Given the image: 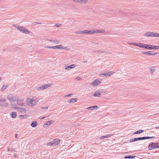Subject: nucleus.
I'll return each mask as SVG.
<instances>
[{"instance_id": "obj_9", "label": "nucleus", "mask_w": 159, "mask_h": 159, "mask_svg": "<svg viewBox=\"0 0 159 159\" xmlns=\"http://www.w3.org/2000/svg\"><path fill=\"white\" fill-rule=\"evenodd\" d=\"M159 148V144L152 143H150L148 146V148L150 150H152L154 148Z\"/></svg>"}, {"instance_id": "obj_29", "label": "nucleus", "mask_w": 159, "mask_h": 159, "mask_svg": "<svg viewBox=\"0 0 159 159\" xmlns=\"http://www.w3.org/2000/svg\"><path fill=\"white\" fill-rule=\"evenodd\" d=\"M136 157L135 156H125L124 158L125 159L128 158H133Z\"/></svg>"}, {"instance_id": "obj_5", "label": "nucleus", "mask_w": 159, "mask_h": 159, "mask_svg": "<svg viewBox=\"0 0 159 159\" xmlns=\"http://www.w3.org/2000/svg\"><path fill=\"white\" fill-rule=\"evenodd\" d=\"M9 105V103L6 102V99L4 98H0V106L3 107H7Z\"/></svg>"}, {"instance_id": "obj_18", "label": "nucleus", "mask_w": 159, "mask_h": 159, "mask_svg": "<svg viewBox=\"0 0 159 159\" xmlns=\"http://www.w3.org/2000/svg\"><path fill=\"white\" fill-rule=\"evenodd\" d=\"M52 85V84H45L43 85V89L44 90L46 89L50 86H51Z\"/></svg>"}, {"instance_id": "obj_23", "label": "nucleus", "mask_w": 159, "mask_h": 159, "mask_svg": "<svg viewBox=\"0 0 159 159\" xmlns=\"http://www.w3.org/2000/svg\"><path fill=\"white\" fill-rule=\"evenodd\" d=\"M38 125V123L37 121H32L31 123V126L33 127H36Z\"/></svg>"}, {"instance_id": "obj_57", "label": "nucleus", "mask_w": 159, "mask_h": 159, "mask_svg": "<svg viewBox=\"0 0 159 159\" xmlns=\"http://www.w3.org/2000/svg\"><path fill=\"white\" fill-rule=\"evenodd\" d=\"M14 157H16V155H15V154H14Z\"/></svg>"}, {"instance_id": "obj_8", "label": "nucleus", "mask_w": 159, "mask_h": 159, "mask_svg": "<svg viewBox=\"0 0 159 159\" xmlns=\"http://www.w3.org/2000/svg\"><path fill=\"white\" fill-rule=\"evenodd\" d=\"M17 29L20 31L25 34H29L30 33L29 30L23 26H20L17 27Z\"/></svg>"}, {"instance_id": "obj_28", "label": "nucleus", "mask_w": 159, "mask_h": 159, "mask_svg": "<svg viewBox=\"0 0 159 159\" xmlns=\"http://www.w3.org/2000/svg\"><path fill=\"white\" fill-rule=\"evenodd\" d=\"M157 53L156 52H153L152 53V52H147V54L148 55H149V56H152V55H155L157 54Z\"/></svg>"}, {"instance_id": "obj_4", "label": "nucleus", "mask_w": 159, "mask_h": 159, "mask_svg": "<svg viewBox=\"0 0 159 159\" xmlns=\"http://www.w3.org/2000/svg\"><path fill=\"white\" fill-rule=\"evenodd\" d=\"M7 99L11 102H15L16 100V97L11 93H10L7 95Z\"/></svg>"}, {"instance_id": "obj_12", "label": "nucleus", "mask_w": 159, "mask_h": 159, "mask_svg": "<svg viewBox=\"0 0 159 159\" xmlns=\"http://www.w3.org/2000/svg\"><path fill=\"white\" fill-rule=\"evenodd\" d=\"M102 92L99 89L94 92L93 96L95 97H101Z\"/></svg>"}, {"instance_id": "obj_43", "label": "nucleus", "mask_w": 159, "mask_h": 159, "mask_svg": "<svg viewBox=\"0 0 159 159\" xmlns=\"http://www.w3.org/2000/svg\"><path fill=\"white\" fill-rule=\"evenodd\" d=\"M133 45H134V46H137L139 47V44H137V43H134Z\"/></svg>"}, {"instance_id": "obj_14", "label": "nucleus", "mask_w": 159, "mask_h": 159, "mask_svg": "<svg viewBox=\"0 0 159 159\" xmlns=\"http://www.w3.org/2000/svg\"><path fill=\"white\" fill-rule=\"evenodd\" d=\"M105 32V30H92V32L93 34H96V33H104Z\"/></svg>"}, {"instance_id": "obj_19", "label": "nucleus", "mask_w": 159, "mask_h": 159, "mask_svg": "<svg viewBox=\"0 0 159 159\" xmlns=\"http://www.w3.org/2000/svg\"><path fill=\"white\" fill-rule=\"evenodd\" d=\"M75 67V65L72 64L70 66H66L65 68V69L66 70H69L70 69L74 68Z\"/></svg>"}, {"instance_id": "obj_17", "label": "nucleus", "mask_w": 159, "mask_h": 159, "mask_svg": "<svg viewBox=\"0 0 159 159\" xmlns=\"http://www.w3.org/2000/svg\"><path fill=\"white\" fill-rule=\"evenodd\" d=\"M16 108L17 109L18 111H20L21 112L24 113L26 112V110L25 108L20 107Z\"/></svg>"}, {"instance_id": "obj_46", "label": "nucleus", "mask_w": 159, "mask_h": 159, "mask_svg": "<svg viewBox=\"0 0 159 159\" xmlns=\"http://www.w3.org/2000/svg\"><path fill=\"white\" fill-rule=\"evenodd\" d=\"M134 142V139H131L130 140V143H132V142Z\"/></svg>"}, {"instance_id": "obj_37", "label": "nucleus", "mask_w": 159, "mask_h": 159, "mask_svg": "<svg viewBox=\"0 0 159 159\" xmlns=\"http://www.w3.org/2000/svg\"><path fill=\"white\" fill-rule=\"evenodd\" d=\"M114 135V134H109V135H105L106 138L110 137H111V136H113Z\"/></svg>"}, {"instance_id": "obj_1", "label": "nucleus", "mask_w": 159, "mask_h": 159, "mask_svg": "<svg viewBox=\"0 0 159 159\" xmlns=\"http://www.w3.org/2000/svg\"><path fill=\"white\" fill-rule=\"evenodd\" d=\"M39 100V98H38L34 97L32 98H30L27 100V104L29 106H36Z\"/></svg>"}, {"instance_id": "obj_54", "label": "nucleus", "mask_w": 159, "mask_h": 159, "mask_svg": "<svg viewBox=\"0 0 159 159\" xmlns=\"http://www.w3.org/2000/svg\"><path fill=\"white\" fill-rule=\"evenodd\" d=\"M99 52V51H93V52Z\"/></svg>"}, {"instance_id": "obj_55", "label": "nucleus", "mask_w": 159, "mask_h": 159, "mask_svg": "<svg viewBox=\"0 0 159 159\" xmlns=\"http://www.w3.org/2000/svg\"><path fill=\"white\" fill-rule=\"evenodd\" d=\"M87 62V61H83V62L84 63H86V62Z\"/></svg>"}, {"instance_id": "obj_53", "label": "nucleus", "mask_w": 159, "mask_h": 159, "mask_svg": "<svg viewBox=\"0 0 159 159\" xmlns=\"http://www.w3.org/2000/svg\"><path fill=\"white\" fill-rule=\"evenodd\" d=\"M18 134H15V137L16 138H17V137Z\"/></svg>"}, {"instance_id": "obj_22", "label": "nucleus", "mask_w": 159, "mask_h": 159, "mask_svg": "<svg viewBox=\"0 0 159 159\" xmlns=\"http://www.w3.org/2000/svg\"><path fill=\"white\" fill-rule=\"evenodd\" d=\"M29 116L27 115H20L19 116V118L21 119H26Z\"/></svg>"}, {"instance_id": "obj_15", "label": "nucleus", "mask_w": 159, "mask_h": 159, "mask_svg": "<svg viewBox=\"0 0 159 159\" xmlns=\"http://www.w3.org/2000/svg\"><path fill=\"white\" fill-rule=\"evenodd\" d=\"M18 147V144L17 143L14 144L13 146H12V148L11 149H8V150L9 151H11L12 152L16 151V148L17 147Z\"/></svg>"}, {"instance_id": "obj_33", "label": "nucleus", "mask_w": 159, "mask_h": 159, "mask_svg": "<svg viewBox=\"0 0 159 159\" xmlns=\"http://www.w3.org/2000/svg\"><path fill=\"white\" fill-rule=\"evenodd\" d=\"M153 37L159 38V34L157 33L153 32Z\"/></svg>"}, {"instance_id": "obj_38", "label": "nucleus", "mask_w": 159, "mask_h": 159, "mask_svg": "<svg viewBox=\"0 0 159 159\" xmlns=\"http://www.w3.org/2000/svg\"><path fill=\"white\" fill-rule=\"evenodd\" d=\"M155 71V69H154L151 68L150 69V72L151 74H153Z\"/></svg>"}, {"instance_id": "obj_47", "label": "nucleus", "mask_w": 159, "mask_h": 159, "mask_svg": "<svg viewBox=\"0 0 159 159\" xmlns=\"http://www.w3.org/2000/svg\"><path fill=\"white\" fill-rule=\"evenodd\" d=\"M134 141H138V138H134Z\"/></svg>"}, {"instance_id": "obj_35", "label": "nucleus", "mask_w": 159, "mask_h": 159, "mask_svg": "<svg viewBox=\"0 0 159 159\" xmlns=\"http://www.w3.org/2000/svg\"><path fill=\"white\" fill-rule=\"evenodd\" d=\"M37 90L39 91H41V90H44L43 88V85L39 87L37 89Z\"/></svg>"}, {"instance_id": "obj_10", "label": "nucleus", "mask_w": 159, "mask_h": 159, "mask_svg": "<svg viewBox=\"0 0 159 159\" xmlns=\"http://www.w3.org/2000/svg\"><path fill=\"white\" fill-rule=\"evenodd\" d=\"M115 72H114L110 71L108 72H107L105 73H103L102 74H101L100 75L101 76L102 75H104L106 77H109L111 75H113L114 74H115Z\"/></svg>"}, {"instance_id": "obj_34", "label": "nucleus", "mask_w": 159, "mask_h": 159, "mask_svg": "<svg viewBox=\"0 0 159 159\" xmlns=\"http://www.w3.org/2000/svg\"><path fill=\"white\" fill-rule=\"evenodd\" d=\"M75 80L76 81H81L82 80V78L80 77H77L75 78Z\"/></svg>"}, {"instance_id": "obj_39", "label": "nucleus", "mask_w": 159, "mask_h": 159, "mask_svg": "<svg viewBox=\"0 0 159 159\" xmlns=\"http://www.w3.org/2000/svg\"><path fill=\"white\" fill-rule=\"evenodd\" d=\"M72 95V93H70L69 94H67L66 95L64 96V97H67L71 96Z\"/></svg>"}, {"instance_id": "obj_51", "label": "nucleus", "mask_w": 159, "mask_h": 159, "mask_svg": "<svg viewBox=\"0 0 159 159\" xmlns=\"http://www.w3.org/2000/svg\"><path fill=\"white\" fill-rule=\"evenodd\" d=\"M138 141L142 140L141 137L138 138Z\"/></svg>"}, {"instance_id": "obj_24", "label": "nucleus", "mask_w": 159, "mask_h": 159, "mask_svg": "<svg viewBox=\"0 0 159 159\" xmlns=\"http://www.w3.org/2000/svg\"><path fill=\"white\" fill-rule=\"evenodd\" d=\"M11 117L13 118H15L17 116V114L16 112H11L10 114Z\"/></svg>"}, {"instance_id": "obj_13", "label": "nucleus", "mask_w": 159, "mask_h": 159, "mask_svg": "<svg viewBox=\"0 0 159 159\" xmlns=\"http://www.w3.org/2000/svg\"><path fill=\"white\" fill-rule=\"evenodd\" d=\"M147 49L152 50L159 49V46L148 44Z\"/></svg>"}, {"instance_id": "obj_58", "label": "nucleus", "mask_w": 159, "mask_h": 159, "mask_svg": "<svg viewBox=\"0 0 159 159\" xmlns=\"http://www.w3.org/2000/svg\"><path fill=\"white\" fill-rule=\"evenodd\" d=\"M156 128L158 129L159 128V126H157L156 127Z\"/></svg>"}, {"instance_id": "obj_59", "label": "nucleus", "mask_w": 159, "mask_h": 159, "mask_svg": "<svg viewBox=\"0 0 159 159\" xmlns=\"http://www.w3.org/2000/svg\"><path fill=\"white\" fill-rule=\"evenodd\" d=\"M1 79H2L1 77H0V81H1Z\"/></svg>"}, {"instance_id": "obj_27", "label": "nucleus", "mask_w": 159, "mask_h": 159, "mask_svg": "<svg viewBox=\"0 0 159 159\" xmlns=\"http://www.w3.org/2000/svg\"><path fill=\"white\" fill-rule=\"evenodd\" d=\"M89 2L88 0H80V3L81 4H87Z\"/></svg>"}, {"instance_id": "obj_36", "label": "nucleus", "mask_w": 159, "mask_h": 159, "mask_svg": "<svg viewBox=\"0 0 159 159\" xmlns=\"http://www.w3.org/2000/svg\"><path fill=\"white\" fill-rule=\"evenodd\" d=\"M71 100H72V101H71V102L72 103H74V102H75L77 100V99L76 98H72L71 99Z\"/></svg>"}, {"instance_id": "obj_41", "label": "nucleus", "mask_w": 159, "mask_h": 159, "mask_svg": "<svg viewBox=\"0 0 159 159\" xmlns=\"http://www.w3.org/2000/svg\"><path fill=\"white\" fill-rule=\"evenodd\" d=\"M62 25V24H56V26L57 27H59L60 26H61Z\"/></svg>"}, {"instance_id": "obj_45", "label": "nucleus", "mask_w": 159, "mask_h": 159, "mask_svg": "<svg viewBox=\"0 0 159 159\" xmlns=\"http://www.w3.org/2000/svg\"><path fill=\"white\" fill-rule=\"evenodd\" d=\"M13 26L15 27L16 28H17V27H20V26L17 25H13Z\"/></svg>"}, {"instance_id": "obj_3", "label": "nucleus", "mask_w": 159, "mask_h": 159, "mask_svg": "<svg viewBox=\"0 0 159 159\" xmlns=\"http://www.w3.org/2000/svg\"><path fill=\"white\" fill-rule=\"evenodd\" d=\"M61 140L60 139H55L52 141L51 142L48 143L47 145L48 146H56L58 145L60 142Z\"/></svg>"}, {"instance_id": "obj_52", "label": "nucleus", "mask_w": 159, "mask_h": 159, "mask_svg": "<svg viewBox=\"0 0 159 159\" xmlns=\"http://www.w3.org/2000/svg\"><path fill=\"white\" fill-rule=\"evenodd\" d=\"M48 117V116H46V117H42V118H40V119H43L47 117Z\"/></svg>"}, {"instance_id": "obj_21", "label": "nucleus", "mask_w": 159, "mask_h": 159, "mask_svg": "<svg viewBox=\"0 0 159 159\" xmlns=\"http://www.w3.org/2000/svg\"><path fill=\"white\" fill-rule=\"evenodd\" d=\"M98 108L97 106H94L92 107H90L87 108V109L89 110H93L95 109H97Z\"/></svg>"}, {"instance_id": "obj_16", "label": "nucleus", "mask_w": 159, "mask_h": 159, "mask_svg": "<svg viewBox=\"0 0 159 159\" xmlns=\"http://www.w3.org/2000/svg\"><path fill=\"white\" fill-rule=\"evenodd\" d=\"M144 35L147 37H153V32H148L145 33Z\"/></svg>"}, {"instance_id": "obj_60", "label": "nucleus", "mask_w": 159, "mask_h": 159, "mask_svg": "<svg viewBox=\"0 0 159 159\" xmlns=\"http://www.w3.org/2000/svg\"><path fill=\"white\" fill-rule=\"evenodd\" d=\"M97 44H98L99 43H96Z\"/></svg>"}, {"instance_id": "obj_56", "label": "nucleus", "mask_w": 159, "mask_h": 159, "mask_svg": "<svg viewBox=\"0 0 159 159\" xmlns=\"http://www.w3.org/2000/svg\"><path fill=\"white\" fill-rule=\"evenodd\" d=\"M36 24H41V23H39V22H36Z\"/></svg>"}, {"instance_id": "obj_26", "label": "nucleus", "mask_w": 159, "mask_h": 159, "mask_svg": "<svg viewBox=\"0 0 159 159\" xmlns=\"http://www.w3.org/2000/svg\"><path fill=\"white\" fill-rule=\"evenodd\" d=\"M54 122V121L53 120H51V121H48L46 122L45 123V124L48 125L49 126L51 124L53 123Z\"/></svg>"}, {"instance_id": "obj_25", "label": "nucleus", "mask_w": 159, "mask_h": 159, "mask_svg": "<svg viewBox=\"0 0 159 159\" xmlns=\"http://www.w3.org/2000/svg\"><path fill=\"white\" fill-rule=\"evenodd\" d=\"M142 140L155 138L154 137H141Z\"/></svg>"}, {"instance_id": "obj_32", "label": "nucleus", "mask_w": 159, "mask_h": 159, "mask_svg": "<svg viewBox=\"0 0 159 159\" xmlns=\"http://www.w3.org/2000/svg\"><path fill=\"white\" fill-rule=\"evenodd\" d=\"M7 87V85H3L2 86V88L1 89V90L2 91H4L5 90Z\"/></svg>"}, {"instance_id": "obj_49", "label": "nucleus", "mask_w": 159, "mask_h": 159, "mask_svg": "<svg viewBox=\"0 0 159 159\" xmlns=\"http://www.w3.org/2000/svg\"><path fill=\"white\" fill-rule=\"evenodd\" d=\"M71 101H72V100L71 99H70V100H69L68 101V102H69V103H71Z\"/></svg>"}, {"instance_id": "obj_11", "label": "nucleus", "mask_w": 159, "mask_h": 159, "mask_svg": "<svg viewBox=\"0 0 159 159\" xmlns=\"http://www.w3.org/2000/svg\"><path fill=\"white\" fill-rule=\"evenodd\" d=\"M16 101H17V103L20 106H23L25 105L26 104L25 103H23L24 100L23 99H16Z\"/></svg>"}, {"instance_id": "obj_40", "label": "nucleus", "mask_w": 159, "mask_h": 159, "mask_svg": "<svg viewBox=\"0 0 159 159\" xmlns=\"http://www.w3.org/2000/svg\"><path fill=\"white\" fill-rule=\"evenodd\" d=\"M75 2L80 3V0H72Z\"/></svg>"}, {"instance_id": "obj_2", "label": "nucleus", "mask_w": 159, "mask_h": 159, "mask_svg": "<svg viewBox=\"0 0 159 159\" xmlns=\"http://www.w3.org/2000/svg\"><path fill=\"white\" fill-rule=\"evenodd\" d=\"M45 48H49V49H63L65 50H68L69 49L67 47H63L62 46V45L59 44L55 46H47L45 47Z\"/></svg>"}, {"instance_id": "obj_31", "label": "nucleus", "mask_w": 159, "mask_h": 159, "mask_svg": "<svg viewBox=\"0 0 159 159\" xmlns=\"http://www.w3.org/2000/svg\"><path fill=\"white\" fill-rule=\"evenodd\" d=\"M49 41L54 43L56 44H58L60 43V41L58 40H50Z\"/></svg>"}, {"instance_id": "obj_6", "label": "nucleus", "mask_w": 159, "mask_h": 159, "mask_svg": "<svg viewBox=\"0 0 159 159\" xmlns=\"http://www.w3.org/2000/svg\"><path fill=\"white\" fill-rule=\"evenodd\" d=\"M101 79H96L90 84V85L93 87L97 86L101 84Z\"/></svg>"}, {"instance_id": "obj_44", "label": "nucleus", "mask_w": 159, "mask_h": 159, "mask_svg": "<svg viewBox=\"0 0 159 159\" xmlns=\"http://www.w3.org/2000/svg\"><path fill=\"white\" fill-rule=\"evenodd\" d=\"M104 138H106V136H102V137H100V139H103Z\"/></svg>"}, {"instance_id": "obj_30", "label": "nucleus", "mask_w": 159, "mask_h": 159, "mask_svg": "<svg viewBox=\"0 0 159 159\" xmlns=\"http://www.w3.org/2000/svg\"><path fill=\"white\" fill-rule=\"evenodd\" d=\"M143 132H144V130H139L137 131L136 132H134L133 134H140V133H143Z\"/></svg>"}, {"instance_id": "obj_7", "label": "nucleus", "mask_w": 159, "mask_h": 159, "mask_svg": "<svg viewBox=\"0 0 159 159\" xmlns=\"http://www.w3.org/2000/svg\"><path fill=\"white\" fill-rule=\"evenodd\" d=\"M74 33L77 34H92V30H84L76 31L74 32Z\"/></svg>"}, {"instance_id": "obj_50", "label": "nucleus", "mask_w": 159, "mask_h": 159, "mask_svg": "<svg viewBox=\"0 0 159 159\" xmlns=\"http://www.w3.org/2000/svg\"><path fill=\"white\" fill-rule=\"evenodd\" d=\"M143 53L145 54H147V52H143Z\"/></svg>"}, {"instance_id": "obj_48", "label": "nucleus", "mask_w": 159, "mask_h": 159, "mask_svg": "<svg viewBox=\"0 0 159 159\" xmlns=\"http://www.w3.org/2000/svg\"><path fill=\"white\" fill-rule=\"evenodd\" d=\"M128 44L129 45H133L134 43H128Z\"/></svg>"}, {"instance_id": "obj_20", "label": "nucleus", "mask_w": 159, "mask_h": 159, "mask_svg": "<svg viewBox=\"0 0 159 159\" xmlns=\"http://www.w3.org/2000/svg\"><path fill=\"white\" fill-rule=\"evenodd\" d=\"M148 46V44H142L141 43H139V47L140 48H145L146 49H147V46Z\"/></svg>"}, {"instance_id": "obj_42", "label": "nucleus", "mask_w": 159, "mask_h": 159, "mask_svg": "<svg viewBox=\"0 0 159 159\" xmlns=\"http://www.w3.org/2000/svg\"><path fill=\"white\" fill-rule=\"evenodd\" d=\"M41 108L43 110H46L48 109V107H42Z\"/></svg>"}]
</instances>
